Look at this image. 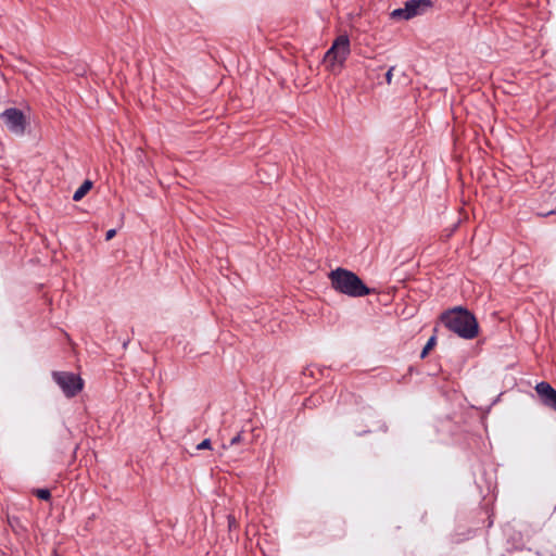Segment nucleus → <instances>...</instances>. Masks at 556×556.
Returning <instances> with one entry per match:
<instances>
[{
    "instance_id": "nucleus-1",
    "label": "nucleus",
    "mask_w": 556,
    "mask_h": 556,
    "mask_svg": "<svg viewBox=\"0 0 556 556\" xmlns=\"http://www.w3.org/2000/svg\"><path fill=\"white\" fill-rule=\"evenodd\" d=\"M444 325L463 339H473L478 334V323L467 309L457 307L443 314Z\"/></svg>"
},
{
    "instance_id": "nucleus-2",
    "label": "nucleus",
    "mask_w": 556,
    "mask_h": 556,
    "mask_svg": "<svg viewBox=\"0 0 556 556\" xmlns=\"http://www.w3.org/2000/svg\"><path fill=\"white\" fill-rule=\"evenodd\" d=\"M332 288L349 296L357 298L369 294V289L352 271L337 268L329 274Z\"/></svg>"
},
{
    "instance_id": "nucleus-3",
    "label": "nucleus",
    "mask_w": 556,
    "mask_h": 556,
    "mask_svg": "<svg viewBox=\"0 0 556 556\" xmlns=\"http://www.w3.org/2000/svg\"><path fill=\"white\" fill-rule=\"evenodd\" d=\"M350 40L346 35H340L334 39L330 49L324 56L326 68L332 73L338 74L344 66V63L350 55Z\"/></svg>"
},
{
    "instance_id": "nucleus-4",
    "label": "nucleus",
    "mask_w": 556,
    "mask_h": 556,
    "mask_svg": "<svg viewBox=\"0 0 556 556\" xmlns=\"http://www.w3.org/2000/svg\"><path fill=\"white\" fill-rule=\"evenodd\" d=\"M7 129L16 135L23 136L28 126V121L25 114L15 108L4 110L0 115Z\"/></svg>"
},
{
    "instance_id": "nucleus-5",
    "label": "nucleus",
    "mask_w": 556,
    "mask_h": 556,
    "mask_svg": "<svg viewBox=\"0 0 556 556\" xmlns=\"http://www.w3.org/2000/svg\"><path fill=\"white\" fill-rule=\"evenodd\" d=\"M52 377L64 394L70 397L75 396L84 387L83 379L73 372L54 371Z\"/></svg>"
},
{
    "instance_id": "nucleus-6",
    "label": "nucleus",
    "mask_w": 556,
    "mask_h": 556,
    "mask_svg": "<svg viewBox=\"0 0 556 556\" xmlns=\"http://www.w3.org/2000/svg\"><path fill=\"white\" fill-rule=\"evenodd\" d=\"M431 8L430 0H409L404 8L393 10L391 17L395 20H410L424 14Z\"/></svg>"
},
{
    "instance_id": "nucleus-7",
    "label": "nucleus",
    "mask_w": 556,
    "mask_h": 556,
    "mask_svg": "<svg viewBox=\"0 0 556 556\" xmlns=\"http://www.w3.org/2000/svg\"><path fill=\"white\" fill-rule=\"evenodd\" d=\"M535 390L539 395L545 397V403L549 405V403L556 399V390L552 388V386L547 382H540L536 384Z\"/></svg>"
},
{
    "instance_id": "nucleus-8",
    "label": "nucleus",
    "mask_w": 556,
    "mask_h": 556,
    "mask_svg": "<svg viewBox=\"0 0 556 556\" xmlns=\"http://www.w3.org/2000/svg\"><path fill=\"white\" fill-rule=\"evenodd\" d=\"M92 182L90 180L84 181V184L74 192L73 200L80 201L86 193L91 189Z\"/></svg>"
},
{
    "instance_id": "nucleus-9",
    "label": "nucleus",
    "mask_w": 556,
    "mask_h": 556,
    "mask_svg": "<svg viewBox=\"0 0 556 556\" xmlns=\"http://www.w3.org/2000/svg\"><path fill=\"white\" fill-rule=\"evenodd\" d=\"M435 344V338L434 337H431L427 344L425 345L422 352H421V357H426V355L429 353V351L434 346Z\"/></svg>"
},
{
    "instance_id": "nucleus-10",
    "label": "nucleus",
    "mask_w": 556,
    "mask_h": 556,
    "mask_svg": "<svg viewBox=\"0 0 556 556\" xmlns=\"http://www.w3.org/2000/svg\"><path fill=\"white\" fill-rule=\"evenodd\" d=\"M35 494L40 500L47 501V500L50 498V491L48 489H38V490L35 491Z\"/></svg>"
},
{
    "instance_id": "nucleus-11",
    "label": "nucleus",
    "mask_w": 556,
    "mask_h": 556,
    "mask_svg": "<svg viewBox=\"0 0 556 556\" xmlns=\"http://www.w3.org/2000/svg\"><path fill=\"white\" fill-rule=\"evenodd\" d=\"M212 448V444H211V440L210 439H205L203 440L201 443H199L197 445V450L201 451V450H211Z\"/></svg>"
},
{
    "instance_id": "nucleus-12",
    "label": "nucleus",
    "mask_w": 556,
    "mask_h": 556,
    "mask_svg": "<svg viewBox=\"0 0 556 556\" xmlns=\"http://www.w3.org/2000/svg\"><path fill=\"white\" fill-rule=\"evenodd\" d=\"M393 70H394V67H391V68L387 72V74H386V79H387V83H388V84H391V81H392V76H393V75H392V73H393Z\"/></svg>"
},
{
    "instance_id": "nucleus-13",
    "label": "nucleus",
    "mask_w": 556,
    "mask_h": 556,
    "mask_svg": "<svg viewBox=\"0 0 556 556\" xmlns=\"http://www.w3.org/2000/svg\"><path fill=\"white\" fill-rule=\"evenodd\" d=\"M241 442V434H237L235 438L231 439L230 444L235 445Z\"/></svg>"
},
{
    "instance_id": "nucleus-14",
    "label": "nucleus",
    "mask_w": 556,
    "mask_h": 556,
    "mask_svg": "<svg viewBox=\"0 0 556 556\" xmlns=\"http://www.w3.org/2000/svg\"><path fill=\"white\" fill-rule=\"evenodd\" d=\"M115 233H116L115 229H110L105 236L106 240H111L115 236Z\"/></svg>"
},
{
    "instance_id": "nucleus-15",
    "label": "nucleus",
    "mask_w": 556,
    "mask_h": 556,
    "mask_svg": "<svg viewBox=\"0 0 556 556\" xmlns=\"http://www.w3.org/2000/svg\"><path fill=\"white\" fill-rule=\"evenodd\" d=\"M549 405L556 410V399L553 400Z\"/></svg>"
}]
</instances>
